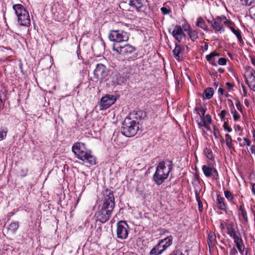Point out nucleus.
<instances>
[{"mask_svg":"<svg viewBox=\"0 0 255 255\" xmlns=\"http://www.w3.org/2000/svg\"><path fill=\"white\" fill-rule=\"evenodd\" d=\"M103 203L99 205L95 216L97 220L106 223L110 218L115 207V198L111 190L106 189L104 192Z\"/></svg>","mask_w":255,"mask_h":255,"instance_id":"f257e3e1","label":"nucleus"},{"mask_svg":"<svg viewBox=\"0 0 255 255\" xmlns=\"http://www.w3.org/2000/svg\"><path fill=\"white\" fill-rule=\"evenodd\" d=\"M142 115V112L140 111L130 113L123 123L122 133L127 137L134 136L139 129V122Z\"/></svg>","mask_w":255,"mask_h":255,"instance_id":"f03ea898","label":"nucleus"},{"mask_svg":"<svg viewBox=\"0 0 255 255\" xmlns=\"http://www.w3.org/2000/svg\"><path fill=\"white\" fill-rule=\"evenodd\" d=\"M173 168L172 160L164 159L159 162L156 167V170L153 175V180L160 185L168 177L169 173Z\"/></svg>","mask_w":255,"mask_h":255,"instance_id":"7ed1b4c3","label":"nucleus"},{"mask_svg":"<svg viewBox=\"0 0 255 255\" xmlns=\"http://www.w3.org/2000/svg\"><path fill=\"white\" fill-rule=\"evenodd\" d=\"M72 150L76 157L83 162L92 165L96 164V157L91 154L90 151L87 150L85 143L82 142L75 143L72 146Z\"/></svg>","mask_w":255,"mask_h":255,"instance_id":"20e7f679","label":"nucleus"},{"mask_svg":"<svg viewBox=\"0 0 255 255\" xmlns=\"http://www.w3.org/2000/svg\"><path fill=\"white\" fill-rule=\"evenodd\" d=\"M12 9L17 18L18 23L20 26L29 27L31 25L30 17L28 11L21 4H15Z\"/></svg>","mask_w":255,"mask_h":255,"instance_id":"39448f33","label":"nucleus"},{"mask_svg":"<svg viewBox=\"0 0 255 255\" xmlns=\"http://www.w3.org/2000/svg\"><path fill=\"white\" fill-rule=\"evenodd\" d=\"M208 23L211 24V26L216 33H223L225 31L224 25L228 27L234 22L228 19L225 16H218L213 18L212 20H207Z\"/></svg>","mask_w":255,"mask_h":255,"instance_id":"423d86ee","label":"nucleus"},{"mask_svg":"<svg viewBox=\"0 0 255 255\" xmlns=\"http://www.w3.org/2000/svg\"><path fill=\"white\" fill-rule=\"evenodd\" d=\"M109 39L113 42L121 43L127 41L129 38L128 32L121 30H112L109 34Z\"/></svg>","mask_w":255,"mask_h":255,"instance_id":"0eeeda50","label":"nucleus"},{"mask_svg":"<svg viewBox=\"0 0 255 255\" xmlns=\"http://www.w3.org/2000/svg\"><path fill=\"white\" fill-rule=\"evenodd\" d=\"M113 50L117 54L126 58L135 51V48L129 44H125L124 46L115 44Z\"/></svg>","mask_w":255,"mask_h":255,"instance_id":"6e6552de","label":"nucleus"},{"mask_svg":"<svg viewBox=\"0 0 255 255\" xmlns=\"http://www.w3.org/2000/svg\"><path fill=\"white\" fill-rule=\"evenodd\" d=\"M128 226L125 221H119L117 225V236L121 240L127 238L128 234Z\"/></svg>","mask_w":255,"mask_h":255,"instance_id":"1a4fd4ad","label":"nucleus"},{"mask_svg":"<svg viewBox=\"0 0 255 255\" xmlns=\"http://www.w3.org/2000/svg\"><path fill=\"white\" fill-rule=\"evenodd\" d=\"M245 77L247 84L252 90L255 92V70L250 67L247 68Z\"/></svg>","mask_w":255,"mask_h":255,"instance_id":"9d476101","label":"nucleus"},{"mask_svg":"<svg viewBox=\"0 0 255 255\" xmlns=\"http://www.w3.org/2000/svg\"><path fill=\"white\" fill-rule=\"evenodd\" d=\"M234 240L235 246L241 255H243L245 250V245L240 232L238 231L230 236Z\"/></svg>","mask_w":255,"mask_h":255,"instance_id":"9b49d317","label":"nucleus"},{"mask_svg":"<svg viewBox=\"0 0 255 255\" xmlns=\"http://www.w3.org/2000/svg\"><path fill=\"white\" fill-rule=\"evenodd\" d=\"M108 74L107 67L102 64H98L94 71V77L97 80H103L105 78Z\"/></svg>","mask_w":255,"mask_h":255,"instance_id":"f8f14e48","label":"nucleus"},{"mask_svg":"<svg viewBox=\"0 0 255 255\" xmlns=\"http://www.w3.org/2000/svg\"><path fill=\"white\" fill-rule=\"evenodd\" d=\"M116 101V99L113 95H108L103 97L100 104V110H106L114 104Z\"/></svg>","mask_w":255,"mask_h":255,"instance_id":"ddd939ff","label":"nucleus"},{"mask_svg":"<svg viewBox=\"0 0 255 255\" xmlns=\"http://www.w3.org/2000/svg\"><path fill=\"white\" fill-rule=\"evenodd\" d=\"M202 170L204 175L207 177H212L213 178L217 179L218 178V173L217 170L211 167L204 165L202 167Z\"/></svg>","mask_w":255,"mask_h":255,"instance_id":"4468645a","label":"nucleus"},{"mask_svg":"<svg viewBox=\"0 0 255 255\" xmlns=\"http://www.w3.org/2000/svg\"><path fill=\"white\" fill-rule=\"evenodd\" d=\"M172 35L173 37L179 42H180L183 37L185 36L183 29L180 25L174 26V28L172 31Z\"/></svg>","mask_w":255,"mask_h":255,"instance_id":"2eb2a0df","label":"nucleus"},{"mask_svg":"<svg viewBox=\"0 0 255 255\" xmlns=\"http://www.w3.org/2000/svg\"><path fill=\"white\" fill-rule=\"evenodd\" d=\"M184 30L187 32L188 36L192 41L198 38V31L196 29H192L187 23L184 26Z\"/></svg>","mask_w":255,"mask_h":255,"instance_id":"dca6fc26","label":"nucleus"},{"mask_svg":"<svg viewBox=\"0 0 255 255\" xmlns=\"http://www.w3.org/2000/svg\"><path fill=\"white\" fill-rule=\"evenodd\" d=\"M167 247L159 242L154 248L150 251L149 255H160L167 249Z\"/></svg>","mask_w":255,"mask_h":255,"instance_id":"f3484780","label":"nucleus"},{"mask_svg":"<svg viewBox=\"0 0 255 255\" xmlns=\"http://www.w3.org/2000/svg\"><path fill=\"white\" fill-rule=\"evenodd\" d=\"M238 215L240 220L245 223H247L249 221L247 211L245 208L244 204L242 203L238 208Z\"/></svg>","mask_w":255,"mask_h":255,"instance_id":"a211bd4d","label":"nucleus"},{"mask_svg":"<svg viewBox=\"0 0 255 255\" xmlns=\"http://www.w3.org/2000/svg\"><path fill=\"white\" fill-rule=\"evenodd\" d=\"M128 4L136 11H139L143 6L144 0H129Z\"/></svg>","mask_w":255,"mask_h":255,"instance_id":"6ab92c4d","label":"nucleus"},{"mask_svg":"<svg viewBox=\"0 0 255 255\" xmlns=\"http://www.w3.org/2000/svg\"><path fill=\"white\" fill-rule=\"evenodd\" d=\"M184 51V48L182 47L180 45L175 44V47L173 49L172 52L174 58L178 61L182 60V57L180 54Z\"/></svg>","mask_w":255,"mask_h":255,"instance_id":"aec40b11","label":"nucleus"},{"mask_svg":"<svg viewBox=\"0 0 255 255\" xmlns=\"http://www.w3.org/2000/svg\"><path fill=\"white\" fill-rule=\"evenodd\" d=\"M217 202L219 209L224 211H226L227 210V205L225 202V199L220 194L217 195Z\"/></svg>","mask_w":255,"mask_h":255,"instance_id":"412c9836","label":"nucleus"},{"mask_svg":"<svg viewBox=\"0 0 255 255\" xmlns=\"http://www.w3.org/2000/svg\"><path fill=\"white\" fill-rule=\"evenodd\" d=\"M220 56V54L217 52H213L211 53L210 54L206 55V59L208 62L211 65L213 66H217V64L216 63V57H219Z\"/></svg>","mask_w":255,"mask_h":255,"instance_id":"4be33fe9","label":"nucleus"},{"mask_svg":"<svg viewBox=\"0 0 255 255\" xmlns=\"http://www.w3.org/2000/svg\"><path fill=\"white\" fill-rule=\"evenodd\" d=\"M234 24L231 25V26H228V27L231 29L232 32L236 36L240 43H243V40L242 39L241 31V30L237 28L235 29L233 27Z\"/></svg>","mask_w":255,"mask_h":255,"instance_id":"5701e85b","label":"nucleus"},{"mask_svg":"<svg viewBox=\"0 0 255 255\" xmlns=\"http://www.w3.org/2000/svg\"><path fill=\"white\" fill-rule=\"evenodd\" d=\"M173 237L172 236L170 235L166 238L160 240L159 242L162 244L163 245L169 248L171 246L173 243Z\"/></svg>","mask_w":255,"mask_h":255,"instance_id":"b1692460","label":"nucleus"},{"mask_svg":"<svg viewBox=\"0 0 255 255\" xmlns=\"http://www.w3.org/2000/svg\"><path fill=\"white\" fill-rule=\"evenodd\" d=\"M196 25L205 31L208 30V26L206 24L204 18L202 17H200L197 19Z\"/></svg>","mask_w":255,"mask_h":255,"instance_id":"393cba45","label":"nucleus"},{"mask_svg":"<svg viewBox=\"0 0 255 255\" xmlns=\"http://www.w3.org/2000/svg\"><path fill=\"white\" fill-rule=\"evenodd\" d=\"M226 229L227 230V234L229 236L232 234L235 233L237 231H239L235 226L233 223H230L226 226Z\"/></svg>","mask_w":255,"mask_h":255,"instance_id":"a878e982","label":"nucleus"},{"mask_svg":"<svg viewBox=\"0 0 255 255\" xmlns=\"http://www.w3.org/2000/svg\"><path fill=\"white\" fill-rule=\"evenodd\" d=\"M214 94V90L212 88H208L203 94V98L205 99H210Z\"/></svg>","mask_w":255,"mask_h":255,"instance_id":"bb28decb","label":"nucleus"},{"mask_svg":"<svg viewBox=\"0 0 255 255\" xmlns=\"http://www.w3.org/2000/svg\"><path fill=\"white\" fill-rule=\"evenodd\" d=\"M128 78V76L127 74L125 75L119 74L117 78V81L118 84L122 85V84L125 83L127 80Z\"/></svg>","mask_w":255,"mask_h":255,"instance_id":"cd10ccee","label":"nucleus"},{"mask_svg":"<svg viewBox=\"0 0 255 255\" xmlns=\"http://www.w3.org/2000/svg\"><path fill=\"white\" fill-rule=\"evenodd\" d=\"M224 195L228 201L231 204H235L234 202V195L229 190L224 191Z\"/></svg>","mask_w":255,"mask_h":255,"instance_id":"c85d7f7f","label":"nucleus"},{"mask_svg":"<svg viewBox=\"0 0 255 255\" xmlns=\"http://www.w3.org/2000/svg\"><path fill=\"white\" fill-rule=\"evenodd\" d=\"M19 225L17 222H14L11 223L8 228V230L9 232L13 233L15 232L18 228Z\"/></svg>","mask_w":255,"mask_h":255,"instance_id":"c756f323","label":"nucleus"},{"mask_svg":"<svg viewBox=\"0 0 255 255\" xmlns=\"http://www.w3.org/2000/svg\"><path fill=\"white\" fill-rule=\"evenodd\" d=\"M8 129L5 128H0V141L4 139L7 135Z\"/></svg>","mask_w":255,"mask_h":255,"instance_id":"7c9ffc66","label":"nucleus"},{"mask_svg":"<svg viewBox=\"0 0 255 255\" xmlns=\"http://www.w3.org/2000/svg\"><path fill=\"white\" fill-rule=\"evenodd\" d=\"M225 141L227 146L229 148H232V139L231 136L228 134L225 135Z\"/></svg>","mask_w":255,"mask_h":255,"instance_id":"2f4dec72","label":"nucleus"},{"mask_svg":"<svg viewBox=\"0 0 255 255\" xmlns=\"http://www.w3.org/2000/svg\"><path fill=\"white\" fill-rule=\"evenodd\" d=\"M168 255H185L182 251L179 249H176L173 250L170 254Z\"/></svg>","mask_w":255,"mask_h":255,"instance_id":"473e14b6","label":"nucleus"},{"mask_svg":"<svg viewBox=\"0 0 255 255\" xmlns=\"http://www.w3.org/2000/svg\"><path fill=\"white\" fill-rule=\"evenodd\" d=\"M5 97L4 93L2 90H0V111L2 109V104Z\"/></svg>","mask_w":255,"mask_h":255,"instance_id":"72a5a7b5","label":"nucleus"},{"mask_svg":"<svg viewBox=\"0 0 255 255\" xmlns=\"http://www.w3.org/2000/svg\"><path fill=\"white\" fill-rule=\"evenodd\" d=\"M197 123L199 127L201 128L205 125L206 123L205 120H203V118L202 117H200V119L197 120Z\"/></svg>","mask_w":255,"mask_h":255,"instance_id":"f704fd0d","label":"nucleus"},{"mask_svg":"<svg viewBox=\"0 0 255 255\" xmlns=\"http://www.w3.org/2000/svg\"><path fill=\"white\" fill-rule=\"evenodd\" d=\"M243 3L246 5H252L255 2V0H242Z\"/></svg>","mask_w":255,"mask_h":255,"instance_id":"c9c22d12","label":"nucleus"},{"mask_svg":"<svg viewBox=\"0 0 255 255\" xmlns=\"http://www.w3.org/2000/svg\"><path fill=\"white\" fill-rule=\"evenodd\" d=\"M203 117L204 118L203 120H205L206 123L209 124H211L212 119L211 116L209 114H207Z\"/></svg>","mask_w":255,"mask_h":255,"instance_id":"e433bc0d","label":"nucleus"},{"mask_svg":"<svg viewBox=\"0 0 255 255\" xmlns=\"http://www.w3.org/2000/svg\"><path fill=\"white\" fill-rule=\"evenodd\" d=\"M231 113L233 114V118L235 121H238L240 118V116L237 113V111L235 110L234 111L231 110Z\"/></svg>","mask_w":255,"mask_h":255,"instance_id":"4c0bfd02","label":"nucleus"},{"mask_svg":"<svg viewBox=\"0 0 255 255\" xmlns=\"http://www.w3.org/2000/svg\"><path fill=\"white\" fill-rule=\"evenodd\" d=\"M223 128L225 130L230 132L232 131V128L229 127L228 122H225L223 125Z\"/></svg>","mask_w":255,"mask_h":255,"instance_id":"58836bf2","label":"nucleus"},{"mask_svg":"<svg viewBox=\"0 0 255 255\" xmlns=\"http://www.w3.org/2000/svg\"><path fill=\"white\" fill-rule=\"evenodd\" d=\"M161 11L163 14H168L171 12V10L169 8L165 7H161Z\"/></svg>","mask_w":255,"mask_h":255,"instance_id":"ea45409f","label":"nucleus"},{"mask_svg":"<svg viewBox=\"0 0 255 255\" xmlns=\"http://www.w3.org/2000/svg\"><path fill=\"white\" fill-rule=\"evenodd\" d=\"M218 63L220 65H225L227 63V60L225 58H220L219 59Z\"/></svg>","mask_w":255,"mask_h":255,"instance_id":"a19ab883","label":"nucleus"},{"mask_svg":"<svg viewBox=\"0 0 255 255\" xmlns=\"http://www.w3.org/2000/svg\"><path fill=\"white\" fill-rule=\"evenodd\" d=\"M227 114V111L225 110L221 111L219 116L221 118V121L224 120L225 117Z\"/></svg>","mask_w":255,"mask_h":255,"instance_id":"79ce46f5","label":"nucleus"},{"mask_svg":"<svg viewBox=\"0 0 255 255\" xmlns=\"http://www.w3.org/2000/svg\"><path fill=\"white\" fill-rule=\"evenodd\" d=\"M205 153L206 154L207 157L209 159H212V152L210 149H207L205 151Z\"/></svg>","mask_w":255,"mask_h":255,"instance_id":"37998d69","label":"nucleus"},{"mask_svg":"<svg viewBox=\"0 0 255 255\" xmlns=\"http://www.w3.org/2000/svg\"><path fill=\"white\" fill-rule=\"evenodd\" d=\"M197 200L198 201V206H199V210L200 211H202V208H203V205L202 203V202L199 199V197H196Z\"/></svg>","mask_w":255,"mask_h":255,"instance_id":"c03bdc74","label":"nucleus"},{"mask_svg":"<svg viewBox=\"0 0 255 255\" xmlns=\"http://www.w3.org/2000/svg\"><path fill=\"white\" fill-rule=\"evenodd\" d=\"M200 111L201 113V116L200 117H202L203 118L205 115L206 111V108L204 107H201L200 108Z\"/></svg>","mask_w":255,"mask_h":255,"instance_id":"a18cd8bd","label":"nucleus"},{"mask_svg":"<svg viewBox=\"0 0 255 255\" xmlns=\"http://www.w3.org/2000/svg\"><path fill=\"white\" fill-rule=\"evenodd\" d=\"M237 253V250L235 248H233L231 249L229 254L230 255H236Z\"/></svg>","mask_w":255,"mask_h":255,"instance_id":"49530a36","label":"nucleus"},{"mask_svg":"<svg viewBox=\"0 0 255 255\" xmlns=\"http://www.w3.org/2000/svg\"><path fill=\"white\" fill-rule=\"evenodd\" d=\"M227 102H228V105L231 107V109H232L231 110H233V109L234 108V103H233V101L230 99H228Z\"/></svg>","mask_w":255,"mask_h":255,"instance_id":"de8ad7c7","label":"nucleus"},{"mask_svg":"<svg viewBox=\"0 0 255 255\" xmlns=\"http://www.w3.org/2000/svg\"><path fill=\"white\" fill-rule=\"evenodd\" d=\"M243 140L245 142V145L247 146H250L251 145V141L247 138H244Z\"/></svg>","mask_w":255,"mask_h":255,"instance_id":"09e8293b","label":"nucleus"},{"mask_svg":"<svg viewBox=\"0 0 255 255\" xmlns=\"http://www.w3.org/2000/svg\"><path fill=\"white\" fill-rule=\"evenodd\" d=\"M236 107H237L238 110H242L241 104L239 101H238V100L237 101V102L236 103Z\"/></svg>","mask_w":255,"mask_h":255,"instance_id":"8fccbe9b","label":"nucleus"},{"mask_svg":"<svg viewBox=\"0 0 255 255\" xmlns=\"http://www.w3.org/2000/svg\"><path fill=\"white\" fill-rule=\"evenodd\" d=\"M251 151L252 154H254L255 155V145H253L251 146Z\"/></svg>","mask_w":255,"mask_h":255,"instance_id":"3c124183","label":"nucleus"},{"mask_svg":"<svg viewBox=\"0 0 255 255\" xmlns=\"http://www.w3.org/2000/svg\"><path fill=\"white\" fill-rule=\"evenodd\" d=\"M226 86L229 89H231L233 87L234 84H233L231 83L228 82V83H226Z\"/></svg>","mask_w":255,"mask_h":255,"instance_id":"603ef678","label":"nucleus"},{"mask_svg":"<svg viewBox=\"0 0 255 255\" xmlns=\"http://www.w3.org/2000/svg\"><path fill=\"white\" fill-rule=\"evenodd\" d=\"M202 128H204V129H203V130H210V127L208 125V124L207 123H206L205 124V125Z\"/></svg>","mask_w":255,"mask_h":255,"instance_id":"864d4df0","label":"nucleus"},{"mask_svg":"<svg viewBox=\"0 0 255 255\" xmlns=\"http://www.w3.org/2000/svg\"><path fill=\"white\" fill-rule=\"evenodd\" d=\"M218 93H219L221 95H223L224 94L225 90L221 88H219L218 89Z\"/></svg>","mask_w":255,"mask_h":255,"instance_id":"5fc2aeb1","label":"nucleus"},{"mask_svg":"<svg viewBox=\"0 0 255 255\" xmlns=\"http://www.w3.org/2000/svg\"><path fill=\"white\" fill-rule=\"evenodd\" d=\"M227 225V224H226V223L222 222L221 223L220 226L222 229H224L225 228H226Z\"/></svg>","mask_w":255,"mask_h":255,"instance_id":"6e6d98bb","label":"nucleus"},{"mask_svg":"<svg viewBox=\"0 0 255 255\" xmlns=\"http://www.w3.org/2000/svg\"><path fill=\"white\" fill-rule=\"evenodd\" d=\"M245 251V255H250V253H249V249L248 248H245V250L244 251Z\"/></svg>","mask_w":255,"mask_h":255,"instance_id":"4d7b16f0","label":"nucleus"},{"mask_svg":"<svg viewBox=\"0 0 255 255\" xmlns=\"http://www.w3.org/2000/svg\"><path fill=\"white\" fill-rule=\"evenodd\" d=\"M252 192L255 195V183L252 185Z\"/></svg>","mask_w":255,"mask_h":255,"instance_id":"13d9d810","label":"nucleus"},{"mask_svg":"<svg viewBox=\"0 0 255 255\" xmlns=\"http://www.w3.org/2000/svg\"><path fill=\"white\" fill-rule=\"evenodd\" d=\"M218 71L220 73H222L224 72V70L222 68H220L218 69Z\"/></svg>","mask_w":255,"mask_h":255,"instance_id":"bf43d9fd","label":"nucleus"},{"mask_svg":"<svg viewBox=\"0 0 255 255\" xmlns=\"http://www.w3.org/2000/svg\"><path fill=\"white\" fill-rule=\"evenodd\" d=\"M208 49V44L207 43H206L204 45V49L205 50H207Z\"/></svg>","mask_w":255,"mask_h":255,"instance_id":"052dcab7","label":"nucleus"},{"mask_svg":"<svg viewBox=\"0 0 255 255\" xmlns=\"http://www.w3.org/2000/svg\"><path fill=\"white\" fill-rule=\"evenodd\" d=\"M236 129H238V130H241V128L239 125H237L236 126Z\"/></svg>","mask_w":255,"mask_h":255,"instance_id":"680f3d73","label":"nucleus"},{"mask_svg":"<svg viewBox=\"0 0 255 255\" xmlns=\"http://www.w3.org/2000/svg\"><path fill=\"white\" fill-rule=\"evenodd\" d=\"M240 146H243L245 145V142L244 141L243 142L240 143Z\"/></svg>","mask_w":255,"mask_h":255,"instance_id":"e2e57ef3","label":"nucleus"},{"mask_svg":"<svg viewBox=\"0 0 255 255\" xmlns=\"http://www.w3.org/2000/svg\"><path fill=\"white\" fill-rule=\"evenodd\" d=\"M238 141L241 142L242 141V138L241 137H238L237 138Z\"/></svg>","mask_w":255,"mask_h":255,"instance_id":"0e129e2a","label":"nucleus"},{"mask_svg":"<svg viewBox=\"0 0 255 255\" xmlns=\"http://www.w3.org/2000/svg\"><path fill=\"white\" fill-rule=\"evenodd\" d=\"M253 18L254 19V21H255V13L253 14Z\"/></svg>","mask_w":255,"mask_h":255,"instance_id":"69168bd1","label":"nucleus"},{"mask_svg":"<svg viewBox=\"0 0 255 255\" xmlns=\"http://www.w3.org/2000/svg\"><path fill=\"white\" fill-rule=\"evenodd\" d=\"M224 139H223V138H222V139L221 140V142L222 143H223V142H224Z\"/></svg>","mask_w":255,"mask_h":255,"instance_id":"338daca9","label":"nucleus"},{"mask_svg":"<svg viewBox=\"0 0 255 255\" xmlns=\"http://www.w3.org/2000/svg\"><path fill=\"white\" fill-rule=\"evenodd\" d=\"M214 136H215L216 137H217V135H217V134H216V133L215 132L214 133Z\"/></svg>","mask_w":255,"mask_h":255,"instance_id":"774afa93","label":"nucleus"}]
</instances>
